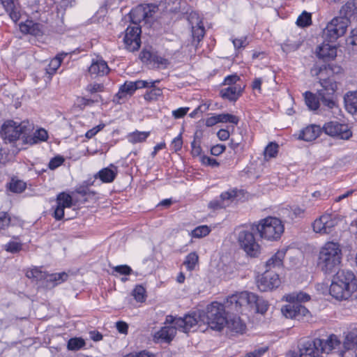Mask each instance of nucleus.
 <instances>
[{"instance_id": "obj_1", "label": "nucleus", "mask_w": 357, "mask_h": 357, "mask_svg": "<svg viewBox=\"0 0 357 357\" xmlns=\"http://www.w3.org/2000/svg\"><path fill=\"white\" fill-rule=\"evenodd\" d=\"M226 309L235 312L232 308L227 306L226 300L224 304L213 302L207 306L206 311L199 312L198 315L196 313L191 315H195L198 322L202 321L211 329L220 331L226 326L227 322Z\"/></svg>"}, {"instance_id": "obj_2", "label": "nucleus", "mask_w": 357, "mask_h": 357, "mask_svg": "<svg viewBox=\"0 0 357 357\" xmlns=\"http://www.w3.org/2000/svg\"><path fill=\"white\" fill-rule=\"evenodd\" d=\"M166 324H174L171 326H165L158 331L155 337L169 342L176 333V329L188 333L192 328L198 324L197 317L191 314L185 315L183 318L168 315L165 320Z\"/></svg>"}, {"instance_id": "obj_3", "label": "nucleus", "mask_w": 357, "mask_h": 357, "mask_svg": "<svg viewBox=\"0 0 357 357\" xmlns=\"http://www.w3.org/2000/svg\"><path fill=\"white\" fill-rule=\"evenodd\" d=\"M246 305L255 307L257 312L261 314L265 313L268 307L266 301L248 291L234 294L227 298V306L232 308L235 312H239L242 307Z\"/></svg>"}, {"instance_id": "obj_4", "label": "nucleus", "mask_w": 357, "mask_h": 357, "mask_svg": "<svg viewBox=\"0 0 357 357\" xmlns=\"http://www.w3.org/2000/svg\"><path fill=\"white\" fill-rule=\"evenodd\" d=\"M310 296L303 292H293L286 296L288 304L281 309L282 314L286 318L300 320L309 314L308 310L301 304V302L309 301Z\"/></svg>"}, {"instance_id": "obj_5", "label": "nucleus", "mask_w": 357, "mask_h": 357, "mask_svg": "<svg viewBox=\"0 0 357 357\" xmlns=\"http://www.w3.org/2000/svg\"><path fill=\"white\" fill-rule=\"evenodd\" d=\"M252 229H256L261 238L275 241L281 238L284 226L280 219L269 216L261 219L257 224H253Z\"/></svg>"}, {"instance_id": "obj_6", "label": "nucleus", "mask_w": 357, "mask_h": 357, "mask_svg": "<svg viewBox=\"0 0 357 357\" xmlns=\"http://www.w3.org/2000/svg\"><path fill=\"white\" fill-rule=\"evenodd\" d=\"M341 255L339 244L328 242L319 252L318 264L324 272L331 273L340 264Z\"/></svg>"}, {"instance_id": "obj_7", "label": "nucleus", "mask_w": 357, "mask_h": 357, "mask_svg": "<svg viewBox=\"0 0 357 357\" xmlns=\"http://www.w3.org/2000/svg\"><path fill=\"white\" fill-rule=\"evenodd\" d=\"M33 130V125L29 121L16 122L13 120L6 121L1 126L0 131L1 137L10 142L20 138L25 142L26 136Z\"/></svg>"}, {"instance_id": "obj_8", "label": "nucleus", "mask_w": 357, "mask_h": 357, "mask_svg": "<svg viewBox=\"0 0 357 357\" xmlns=\"http://www.w3.org/2000/svg\"><path fill=\"white\" fill-rule=\"evenodd\" d=\"M319 83L322 86L318 90V96L323 104L330 109L336 107L335 100V92L337 89L336 82L331 78L319 77Z\"/></svg>"}, {"instance_id": "obj_9", "label": "nucleus", "mask_w": 357, "mask_h": 357, "mask_svg": "<svg viewBox=\"0 0 357 357\" xmlns=\"http://www.w3.org/2000/svg\"><path fill=\"white\" fill-rule=\"evenodd\" d=\"M158 10V6L155 4L139 5L130 13L131 22L137 26L142 22H149Z\"/></svg>"}, {"instance_id": "obj_10", "label": "nucleus", "mask_w": 357, "mask_h": 357, "mask_svg": "<svg viewBox=\"0 0 357 357\" xmlns=\"http://www.w3.org/2000/svg\"><path fill=\"white\" fill-rule=\"evenodd\" d=\"M241 248L251 257H257L261 253V247L256 241L252 232L243 230L238 236Z\"/></svg>"}, {"instance_id": "obj_11", "label": "nucleus", "mask_w": 357, "mask_h": 357, "mask_svg": "<svg viewBox=\"0 0 357 357\" xmlns=\"http://www.w3.org/2000/svg\"><path fill=\"white\" fill-rule=\"evenodd\" d=\"M349 24L347 20L334 17L324 30V37L329 43L335 41L339 37L343 36Z\"/></svg>"}, {"instance_id": "obj_12", "label": "nucleus", "mask_w": 357, "mask_h": 357, "mask_svg": "<svg viewBox=\"0 0 357 357\" xmlns=\"http://www.w3.org/2000/svg\"><path fill=\"white\" fill-rule=\"evenodd\" d=\"M338 220L331 214H324L317 218L313 224V230L321 234H328L332 232L337 225Z\"/></svg>"}, {"instance_id": "obj_13", "label": "nucleus", "mask_w": 357, "mask_h": 357, "mask_svg": "<svg viewBox=\"0 0 357 357\" xmlns=\"http://www.w3.org/2000/svg\"><path fill=\"white\" fill-rule=\"evenodd\" d=\"M323 129L328 135L342 139H349L352 135L347 125L340 123L337 121H330L325 123Z\"/></svg>"}, {"instance_id": "obj_14", "label": "nucleus", "mask_w": 357, "mask_h": 357, "mask_svg": "<svg viewBox=\"0 0 357 357\" xmlns=\"http://www.w3.org/2000/svg\"><path fill=\"white\" fill-rule=\"evenodd\" d=\"M140 33L141 28L137 25L129 26L126 29L123 41L127 50L134 52L139 48Z\"/></svg>"}, {"instance_id": "obj_15", "label": "nucleus", "mask_w": 357, "mask_h": 357, "mask_svg": "<svg viewBox=\"0 0 357 357\" xmlns=\"http://www.w3.org/2000/svg\"><path fill=\"white\" fill-rule=\"evenodd\" d=\"M280 284L278 273H273L266 270L262 278L258 281V288L261 291L277 288Z\"/></svg>"}, {"instance_id": "obj_16", "label": "nucleus", "mask_w": 357, "mask_h": 357, "mask_svg": "<svg viewBox=\"0 0 357 357\" xmlns=\"http://www.w3.org/2000/svg\"><path fill=\"white\" fill-rule=\"evenodd\" d=\"M321 339L303 342L300 347V357H320L321 351L318 345H321Z\"/></svg>"}, {"instance_id": "obj_17", "label": "nucleus", "mask_w": 357, "mask_h": 357, "mask_svg": "<svg viewBox=\"0 0 357 357\" xmlns=\"http://www.w3.org/2000/svg\"><path fill=\"white\" fill-rule=\"evenodd\" d=\"M336 280L340 281L342 284L346 286L348 289L353 292L357 290V280L351 271L340 270L333 276Z\"/></svg>"}, {"instance_id": "obj_18", "label": "nucleus", "mask_w": 357, "mask_h": 357, "mask_svg": "<svg viewBox=\"0 0 357 357\" xmlns=\"http://www.w3.org/2000/svg\"><path fill=\"white\" fill-rule=\"evenodd\" d=\"M56 204L54 216L56 220H61L65 215V208H70L72 206V197L68 194L61 192L57 196Z\"/></svg>"}, {"instance_id": "obj_19", "label": "nucleus", "mask_w": 357, "mask_h": 357, "mask_svg": "<svg viewBox=\"0 0 357 357\" xmlns=\"http://www.w3.org/2000/svg\"><path fill=\"white\" fill-rule=\"evenodd\" d=\"M353 293L346 286L342 284L340 281L336 280L335 278H333L330 287V294L333 297L340 301L347 300L351 297Z\"/></svg>"}, {"instance_id": "obj_20", "label": "nucleus", "mask_w": 357, "mask_h": 357, "mask_svg": "<svg viewBox=\"0 0 357 357\" xmlns=\"http://www.w3.org/2000/svg\"><path fill=\"white\" fill-rule=\"evenodd\" d=\"M237 196L236 190H231L224 192L220 195V200H213L208 204L209 207L213 209L225 208L232 202Z\"/></svg>"}, {"instance_id": "obj_21", "label": "nucleus", "mask_w": 357, "mask_h": 357, "mask_svg": "<svg viewBox=\"0 0 357 357\" xmlns=\"http://www.w3.org/2000/svg\"><path fill=\"white\" fill-rule=\"evenodd\" d=\"M338 18L342 20H347V24L352 20L357 18V5L354 1L347 2L342 6Z\"/></svg>"}, {"instance_id": "obj_22", "label": "nucleus", "mask_w": 357, "mask_h": 357, "mask_svg": "<svg viewBox=\"0 0 357 357\" xmlns=\"http://www.w3.org/2000/svg\"><path fill=\"white\" fill-rule=\"evenodd\" d=\"M109 70L107 63L102 59H93L89 68V73L93 77L104 76Z\"/></svg>"}, {"instance_id": "obj_23", "label": "nucleus", "mask_w": 357, "mask_h": 357, "mask_svg": "<svg viewBox=\"0 0 357 357\" xmlns=\"http://www.w3.org/2000/svg\"><path fill=\"white\" fill-rule=\"evenodd\" d=\"M26 276L29 278L38 282L40 287H46L47 284V277L49 274L43 271L41 268L35 267L26 272Z\"/></svg>"}, {"instance_id": "obj_24", "label": "nucleus", "mask_w": 357, "mask_h": 357, "mask_svg": "<svg viewBox=\"0 0 357 357\" xmlns=\"http://www.w3.org/2000/svg\"><path fill=\"white\" fill-rule=\"evenodd\" d=\"M6 11L9 14L10 18L17 22L20 17V4L18 0H0Z\"/></svg>"}, {"instance_id": "obj_25", "label": "nucleus", "mask_w": 357, "mask_h": 357, "mask_svg": "<svg viewBox=\"0 0 357 357\" xmlns=\"http://www.w3.org/2000/svg\"><path fill=\"white\" fill-rule=\"evenodd\" d=\"M316 53L319 58L328 61L333 59L336 56L337 50L335 46L328 43H323L317 47Z\"/></svg>"}, {"instance_id": "obj_26", "label": "nucleus", "mask_w": 357, "mask_h": 357, "mask_svg": "<svg viewBox=\"0 0 357 357\" xmlns=\"http://www.w3.org/2000/svg\"><path fill=\"white\" fill-rule=\"evenodd\" d=\"M320 132L321 130L319 126L311 125L302 130L299 135V139L306 142H311L319 137Z\"/></svg>"}, {"instance_id": "obj_27", "label": "nucleus", "mask_w": 357, "mask_h": 357, "mask_svg": "<svg viewBox=\"0 0 357 357\" xmlns=\"http://www.w3.org/2000/svg\"><path fill=\"white\" fill-rule=\"evenodd\" d=\"M243 88L240 85L229 86L220 91V95L223 98L234 101L240 96Z\"/></svg>"}, {"instance_id": "obj_28", "label": "nucleus", "mask_w": 357, "mask_h": 357, "mask_svg": "<svg viewBox=\"0 0 357 357\" xmlns=\"http://www.w3.org/2000/svg\"><path fill=\"white\" fill-rule=\"evenodd\" d=\"M20 29L22 32L38 36L43 34L42 25L33 21L27 20L24 24L20 25Z\"/></svg>"}, {"instance_id": "obj_29", "label": "nucleus", "mask_w": 357, "mask_h": 357, "mask_svg": "<svg viewBox=\"0 0 357 357\" xmlns=\"http://www.w3.org/2000/svg\"><path fill=\"white\" fill-rule=\"evenodd\" d=\"M346 109L352 114L357 112V91L348 92L344 97Z\"/></svg>"}, {"instance_id": "obj_30", "label": "nucleus", "mask_w": 357, "mask_h": 357, "mask_svg": "<svg viewBox=\"0 0 357 357\" xmlns=\"http://www.w3.org/2000/svg\"><path fill=\"white\" fill-rule=\"evenodd\" d=\"M321 344L318 345L321 353L328 354L331 350L335 349L340 343L337 337L335 335H331L326 340H321Z\"/></svg>"}, {"instance_id": "obj_31", "label": "nucleus", "mask_w": 357, "mask_h": 357, "mask_svg": "<svg viewBox=\"0 0 357 357\" xmlns=\"http://www.w3.org/2000/svg\"><path fill=\"white\" fill-rule=\"evenodd\" d=\"M285 254L286 251L282 250H278L274 255H273L266 264V266L268 268V271L272 268H281L283 264V259Z\"/></svg>"}, {"instance_id": "obj_32", "label": "nucleus", "mask_w": 357, "mask_h": 357, "mask_svg": "<svg viewBox=\"0 0 357 357\" xmlns=\"http://www.w3.org/2000/svg\"><path fill=\"white\" fill-rule=\"evenodd\" d=\"M344 347L347 349H356L357 350V331L353 330L348 332L344 337L343 342ZM356 357H357V352H356Z\"/></svg>"}, {"instance_id": "obj_33", "label": "nucleus", "mask_w": 357, "mask_h": 357, "mask_svg": "<svg viewBox=\"0 0 357 357\" xmlns=\"http://www.w3.org/2000/svg\"><path fill=\"white\" fill-rule=\"evenodd\" d=\"M47 139V132L44 129H38L36 130L33 135L31 133L29 135L26 136L25 143H29L31 144H36L40 141H45Z\"/></svg>"}, {"instance_id": "obj_34", "label": "nucleus", "mask_w": 357, "mask_h": 357, "mask_svg": "<svg viewBox=\"0 0 357 357\" xmlns=\"http://www.w3.org/2000/svg\"><path fill=\"white\" fill-rule=\"evenodd\" d=\"M68 275L65 273L49 274L46 288H52L58 284L67 280Z\"/></svg>"}, {"instance_id": "obj_35", "label": "nucleus", "mask_w": 357, "mask_h": 357, "mask_svg": "<svg viewBox=\"0 0 357 357\" xmlns=\"http://www.w3.org/2000/svg\"><path fill=\"white\" fill-rule=\"evenodd\" d=\"M114 170L109 167L104 168L98 172V177L100 179L105 183H109L114 181L116 175V167L114 165H111Z\"/></svg>"}, {"instance_id": "obj_36", "label": "nucleus", "mask_w": 357, "mask_h": 357, "mask_svg": "<svg viewBox=\"0 0 357 357\" xmlns=\"http://www.w3.org/2000/svg\"><path fill=\"white\" fill-rule=\"evenodd\" d=\"M205 34V29L202 21L197 22L196 25L192 26V42L197 44L202 40Z\"/></svg>"}, {"instance_id": "obj_37", "label": "nucleus", "mask_w": 357, "mask_h": 357, "mask_svg": "<svg viewBox=\"0 0 357 357\" xmlns=\"http://www.w3.org/2000/svg\"><path fill=\"white\" fill-rule=\"evenodd\" d=\"M302 43L303 42L300 40L288 38L284 43L281 45V48L284 52L288 54L289 52L297 50L302 45Z\"/></svg>"}, {"instance_id": "obj_38", "label": "nucleus", "mask_w": 357, "mask_h": 357, "mask_svg": "<svg viewBox=\"0 0 357 357\" xmlns=\"http://www.w3.org/2000/svg\"><path fill=\"white\" fill-rule=\"evenodd\" d=\"M226 325L229 329L236 333H242L245 328V324L238 317H234V318L230 319H227V322Z\"/></svg>"}, {"instance_id": "obj_39", "label": "nucleus", "mask_w": 357, "mask_h": 357, "mask_svg": "<svg viewBox=\"0 0 357 357\" xmlns=\"http://www.w3.org/2000/svg\"><path fill=\"white\" fill-rule=\"evenodd\" d=\"M304 96L305 104L308 107V108L310 110H317L319 107V97L317 98V96L314 93L310 91L305 92Z\"/></svg>"}, {"instance_id": "obj_40", "label": "nucleus", "mask_w": 357, "mask_h": 357, "mask_svg": "<svg viewBox=\"0 0 357 357\" xmlns=\"http://www.w3.org/2000/svg\"><path fill=\"white\" fill-rule=\"evenodd\" d=\"M159 80L151 82L150 88H152L149 91H147L144 94V98L146 100H156L158 96L162 95V91L159 88L155 86V83L159 82Z\"/></svg>"}, {"instance_id": "obj_41", "label": "nucleus", "mask_w": 357, "mask_h": 357, "mask_svg": "<svg viewBox=\"0 0 357 357\" xmlns=\"http://www.w3.org/2000/svg\"><path fill=\"white\" fill-rule=\"evenodd\" d=\"M84 346V340L81 337H73L68 340L67 348L70 351H77Z\"/></svg>"}, {"instance_id": "obj_42", "label": "nucleus", "mask_w": 357, "mask_h": 357, "mask_svg": "<svg viewBox=\"0 0 357 357\" xmlns=\"http://www.w3.org/2000/svg\"><path fill=\"white\" fill-rule=\"evenodd\" d=\"M198 255L195 252H190L185 258L183 266L188 271H192L198 262Z\"/></svg>"}, {"instance_id": "obj_43", "label": "nucleus", "mask_w": 357, "mask_h": 357, "mask_svg": "<svg viewBox=\"0 0 357 357\" xmlns=\"http://www.w3.org/2000/svg\"><path fill=\"white\" fill-rule=\"evenodd\" d=\"M149 135V132L136 131L128 135V140L132 144L140 143L145 141Z\"/></svg>"}, {"instance_id": "obj_44", "label": "nucleus", "mask_w": 357, "mask_h": 357, "mask_svg": "<svg viewBox=\"0 0 357 357\" xmlns=\"http://www.w3.org/2000/svg\"><path fill=\"white\" fill-rule=\"evenodd\" d=\"M211 231L210 228L206 225H202L196 227L191 231V235L195 238H202L207 236Z\"/></svg>"}, {"instance_id": "obj_45", "label": "nucleus", "mask_w": 357, "mask_h": 357, "mask_svg": "<svg viewBox=\"0 0 357 357\" xmlns=\"http://www.w3.org/2000/svg\"><path fill=\"white\" fill-rule=\"evenodd\" d=\"M217 119L219 122L227 123L229 122L233 124L237 125L238 123V118L236 116L229 114H220L217 115Z\"/></svg>"}, {"instance_id": "obj_46", "label": "nucleus", "mask_w": 357, "mask_h": 357, "mask_svg": "<svg viewBox=\"0 0 357 357\" xmlns=\"http://www.w3.org/2000/svg\"><path fill=\"white\" fill-rule=\"evenodd\" d=\"M311 15L304 11L297 19L296 24L298 26L305 27L311 24Z\"/></svg>"}, {"instance_id": "obj_47", "label": "nucleus", "mask_w": 357, "mask_h": 357, "mask_svg": "<svg viewBox=\"0 0 357 357\" xmlns=\"http://www.w3.org/2000/svg\"><path fill=\"white\" fill-rule=\"evenodd\" d=\"M146 290L142 285H137L132 291V296L137 302H144Z\"/></svg>"}, {"instance_id": "obj_48", "label": "nucleus", "mask_w": 357, "mask_h": 357, "mask_svg": "<svg viewBox=\"0 0 357 357\" xmlns=\"http://www.w3.org/2000/svg\"><path fill=\"white\" fill-rule=\"evenodd\" d=\"M278 146L277 144L271 142L269 143L264 150V157L266 158H274L278 153Z\"/></svg>"}, {"instance_id": "obj_49", "label": "nucleus", "mask_w": 357, "mask_h": 357, "mask_svg": "<svg viewBox=\"0 0 357 357\" xmlns=\"http://www.w3.org/2000/svg\"><path fill=\"white\" fill-rule=\"evenodd\" d=\"M9 188L13 192L20 193L26 188V184L22 181L12 180L9 184Z\"/></svg>"}, {"instance_id": "obj_50", "label": "nucleus", "mask_w": 357, "mask_h": 357, "mask_svg": "<svg viewBox=\"0 0 357 357\" xmlns=\"http://www.w3.org/2000/svg\"><path fill=\"white\" fill-rule=\"evenodd\" d=\"M4 247L7 252L11 253H17L22 250V244L15 241L9 242Z\"/></svg>"}, {"instance_id": "obj_51", "label": "nucleus", "mask_w": 357, "mask_h": 357, "mask_svg": "<svg viewBox=\"0 0 357 357\" xmlns=\"http://www.w3.org/2000/svg\"><path fill=\"white\" fill-rule=\"evenodd\" d=\"M10 217L4 211L0 212V229H4L10 224Z\"/></svg>"}, {"instance_id": "obj_52", "label": "nucleus", "mask_w": 357, "mask_h": 357, "mask_svg": "<svg viewBox=\"0 0 357 357\" xmlns=\"http://www.w3.org/2000/svg\"><path fill=\"white\" fill-rule=\"evenodd\" d=\"M61 61L59 60V57H55L50 61L48 68L47 69V73L50 75L54 74L61 66Z\"/></svg>"}, {"instance_id": "obj_53", "label": "nucleus", "mask_w": 357, "mask_h": 357, "mask_svg": "<svg viewBox=\"0 0 357 357\" xmlns=\"http://www.w3.org/2000/svg\"><path fill=\"white\" fill-rule=\"evenodd\" d=\"M112 268L114 271L124 275H129L132 272V268L128 265L116 266H114Z\"/></svg>"}, {"instance_id": "obj_54", "label": "nucleus", "mask_w": 357, "mask_h": 357, "mask_svg": "<svg viewBox=\"0 0 357 357\" xmlns=\"http://www.w3.org/2000/svg\"><path fill=\"white\" fill-rule=\"evenodd\" d=\"M121 87L128 95L130 96H131L137 90L134 82H126Z\"/></svg>"}, {"instance_id": "obj_55", "label": "nucleus", "mask_w": 357, "mask_h": 357, "mask_svg": "<svg viewBox=\"0 0 357 357\" xmlns=\"http://www.w3.org/2000/svg\"><path fill=\"white\" fill-rule=\"evenodd\" d=\"M152 62L154 64L158 65V68L162 67V68H167V66L169 65V61L167 59L162 58L161 56L155 55L153 57Z\"/></svg>"}, {"instance_id": "obj_56", "label": "nucleus", "mask_w": 357, "mask_h": 357, "mask_svg": "<svg viewBox=\"0 0 357 357\" xmlns=\"http://www.w3.org/2000/svg\"><path fill=\"white\" fill-rule=\"evenodd\" d=\"M201 162L204 165H208L213 167L219 166V162L215 159L206 155H202L201 157Z\"/></svg>"}, {"instance_id": "obj_57", "label": "nucleus", "mask_w": 357, "mask_h": 357, "mask_svg": "<svg viewBox=\"0 0 357 357\" xmlns=\"http://www.w3.org/2000/svg\"><path fill=\"white\" fill-rule=\"evenodd\" d=\"M232 43L234 47L237 50L245 47L248 45L246 37L234 39L232 40Z\"/></svg>"}, {"instance_id": "obj_58", "label": "nucleus", "mask_w": 357, "mask_h": 357, "mask_svg": "<svg viewBox=\"0 0 357 357\" xmlns=\"http://www.w3.org/2000/svg\"><path fill=\"white\" fill-rule=\"evenodd\" d=\"M63 161L64 159L63 157L56 156L50 160L49 163V167L50 169H54L60 166L63 162Z\"/></svg>"}, {"instance_id": "obj_59", "label": "nucleus", "mask_w": 357, "mask_h": 357, "mask_svg": "<svg viewBox=\"0 0 357 357\" xmlns=\"http://www.w3.org/2000/svg\"><path fill=\"white\" fill-rule=\"evenodd\" d=\"M153 56L154 54H153L151 52L147 50H143L140 53L139 57L142 61L144 63H148L149 61L150 63H152Z\"/></svg>"}, {"instance_id": "obj_60", "label": "nucleus", "mask_w": 357, "mask_h": 357, "mask_svg": "<svg viewBox=\"0 0 357 357\" xmlns=\"http://www.w3.org/2000/svg\"><path fill=\"white\" fill-rule=\"evenodd\" d=\"M347 44L351 46H357V29L351 31L350 36L347 39Z\"/></svg>"}, {"instance_id": "obj_61", "label": "nucleus", "mask_w": 357, "mask_h": 357, "mask_svg": "<svg viewBox=\"0 0 357 357\" xmlns=\"http://www.w3.org/2000/svg\"><path fill=\"white\" fill-rule=\"evenodd\" d=\"M192 146V154L193 156H199L202 152V148L199 142H197L196 138L191 143Z\"/></svg>"}, {"instance_id": "obj_62", "label": "nucleus", "mask_w": 357, "mask_h": 357, "mask_svg": "<svg viewBox=\"0 0 357 357\" xmlns=\"http://www.w3.org/2000/svg\"><path fill=\"white\" fill-rule=\"evenodd\" d=\"M240 79L239 77L236 75H229L225 77L224 84L225 85L234 86L237 85L236 82Z\"/></svg>"}, {"instance_id": "obj_63", "label": "nucleus", "mask_w": 357, "mask_h": 357, "mask_svg": "<svg viewBox=\"0 0 357 357\" xmlns=\"http://www.w3.org/2000/svg\"><path fill=\"white\" fill-rule=\"evenodd\" d=\"M189 110L188 107H181L172 112V115L176 119H180L183 117Z\"/></svg>"}, {"instance_id": "obj_64", "label": "nucleus", "mask_w": 357, "mask_h": 357, "mask_svg": "<svg viewBox=\"0 0 357 357\" xmlns=\"http://www.w3.org/2000/svg\"><path fill=\"white\" fill-rule=\"evenodd\" d=\"M225 150V146L222 144H218L213 146L211 149V153L213 155H219L222 153Z\"/></svg>"}]
</instances>
